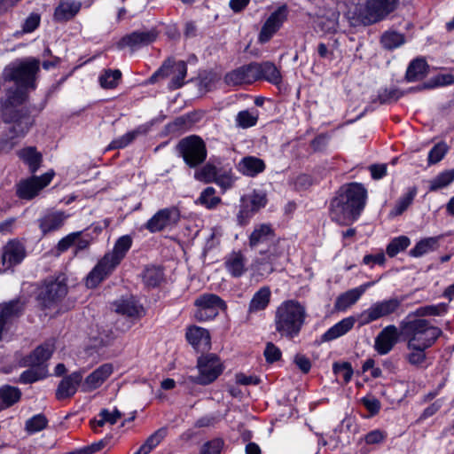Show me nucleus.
I'll return each mask as SVG.
<instances>
[{
  "label": "nucleus",
  "mask_w": 454,
  "mask_h": 454,
  "mask_svg": "<svg viewBox=\"0 0 454 454\" xmlns=\"http://www.w3.org/2000/svg\"><path fill=\"white\" fill-rule=\"evenodd\" d=\"M40 71V60L27 58L9 66L5 69V80L15 82L8 89L2 100V116L4 122L12 123L10 138L23 137L32 126V118L23 106L27 92L35 89V81Z\"/></svg>",
  "instance_id": "obj_1"
},
{
  "label": "nucleus",
  "mask_w": 454,
  "mask_h": 454,
  "mask_svg": "<svg viewBox=\"0 0 454 454\" xmlns=\"http://www.w3.org/2000/svg\"><path fill=\"white\" fill-rule=\"evenodd\" d=\"M367 198L366 189L358 183L340 188L330 205V217L340 225L354 223L363 211Z\"/></svg>",
  "instance_id": "obj_2"
},
{
  "label": "nucleus",
  "mask_w": 454,
  "mask_h": 454,
  "mask_svg": "<svg viewBox=\"0 0 454 454\" xmlns=\"http://www.w3.org/2000/svg\"><path fill=\"white\" fill-rule=\"evenodd\" d=\"M400 334L407 341V347L429 348L442 335V330L428 320L408 314L399 325Z\"/></svg>",
  "instance_id": "obj_3"
},
{
  "label": "nucleus",
  "mask_w": 454,
  "mask_h": 454,
  "mask_svg": "<svg viewBox=\"0 0 454 454\" xmlns=\"http://www.w3.org/2000/svg\"><path fill=\"white\" fill-rule=\"evenodd\" d=\"M306 317V309L301 303L294 300L286 301L275 311L276 332L281 337L292 340L300 334Z\"/></svg>",
  "instance_id": "obj_4"
},
{
  "label": "nucleus",
  "mask_w": 454,
  "mask_h": 454,
  "mask_svg": "<svg viewBox=\"0 0 454 454\" xmlns=\"http://www.w3.org/2000/svg\"><path fill=\"white\" fill-rule=\"evenodd\" d=\"M131 244L132 239L129 236L125 235L119 238L113 251L106 253L90 272L86 278V286L94 288L110 275L125 257Z\"/></svg>",
  "instance_id": "obj_5"
},
{
  "label": "nucleus",
  "mask_w": 454,
  "mask_h": 454,
  "mask_svg": "<svg viewBox=\"0 0 454 454\" xmlns=\"http://www.w3.org/2000/svg\"><path fill=\"white\" fill-rule=\"evenodd\" d=\"M179 153L190 168H196L207 158V148L204 141L197 136L183 138L177 145Z\"/></svg>",
  "instance_id": "obj_6"
},
{
  "label": "nucleus",
  "mask_w": 454,
  "mask_h": 454,
  "mask_svg": "<svg viewBox=\"0 0 454 454\" xmlns=\"http://www.w3.org/2000/svg\"><path fill=\"white\" fill-rule=\"evenodd\" d=\"M187 73V67L184 61L175 62L171 59L164 61L162 66L149 78V83L156 82L160 78L171 76L168 87L176 90L182 87Z\"/></svg>",
  "instance_id": "obj_7"
},
{
  "label": "nucleus",
  "mask_w": 454,
  "mask_h": 454,
  "mask_svg": "<svg viewBox=\"0 0 454 454\" xmlns=\"http://www.w3.org/2000/svg\"><path fill=\"white\" fill-rule=\"evenodd\" d=\"M197 367L199 374L189 376L190 381L200 385H207L215 381L223 372L220 359L209 354L198 359Z\"/></svg>",
  "instance_id": "obj_8"
},
{
  "label": "nucleus",
  "mask_w": 454,
  "mask_h": 454,
  "mask_svg": "<svg viewBox=\"0 0 454 454\" xmlns=\"http://www.w3.org/2000/svg\"><path fill=\"white\" fill-rule=\"evenodd\" d=\"M197 307L194 317L199 321H205L215 317L220 310L226 309V303L215 294H203L194 301Z\"/></svg>",
  "instance_id": "obj_9"
},
{
  "label": "nucleus",
  "mask_w": 454,
  "mask_h": 454,
  "mask_svg": "<svg viewBox=\"0 0 454 454\" xmlns=\"http://www.w3.org/2000/svg\"><path fill=\"white\" fill-rule=\"evenodd\" d=\"M401 301L390 298L372 304L358 316L359 325H365L381 317L395 313L401 307Z\"/></svg>",
  "instance_id": "obj_10"
},
{
  "label": "nucleus",
  "mask_w": 454,
  "mask_h": 454,
  "mask_svg": "<svg viewBox=\"0 0 454 454\" xmlns=\"http://www.w3.org/2000/svg\"><path fill=\"white\" fill-rule=\"evenodd\" d=\"M53 176L54 172L49 171L40 176H33L20 180L16 185V195L21 200L34 199L51 183Z\"/></svg>",
  "instance_id": "obj_11"
},
{
  "label": "nucleus",
  "mask_w": 454,
  "mask_h": 454,
  "mask_svg": "<svg viewBox=\"0 0 454 454\" xmlns=\"http://www.w3.org/2000/svg\"><path fill=\"white\" fill-rule=\"evenodd\" d=\"M399 0H368L362 12L364 23L372 24L383 20L397 6Z\"/></svg>",
  "instance_id": "obj_12"
},
{
  "label": "nucleus",
  "mask_w": 454,
  "mask_h": 454,
  "mask_svg": "<svg viewBox=\"0 0 454 454\" xmlns=\"http://www.w3.org/2000/svg\"><path fill=\"white\" fill-rule=\"evenodd\" d=\"M180 220L179 210L176 207H166L156 212L145 223L150 232H158L176 226Z\"/></svg>",
  "instance_id": "obj_13"
},
{
  "label": "nucleus",
  "mask_w": 454,
  "mask_h": 454,
  "mask_svg": "<svg viewBox=\"0 0 454 454\" xmlns=\"http://www.w3.org/2000/svg\"><path fill=\"white\" fill-rule=\"evenodd\" d=\"M67 294V285L60 280L48 282L41 290L39 300L44 308H51Z\"/></svg>",
  "instance_id": "obj_14"
},
{
  "label": "nucleus",
  "mask_w": 454,
  "mask_h": 454,
  "mask_svg": "<svg viewBox=\"0 0 454 454\" xmlns=\"http://www.w3.org/2000/svg\"><path fill=\"white\" fill-rule=\"evenodd\" d=\"M55 350V344L53 340H48L43 344L39 345L29 355L24 356L20 361V366L36 365L47 366L46 362L51 358Z\"/></svg>",
  "instance_id": "obj_15"
},
{
  "label": "nucleus",
  "mask_w": 454,
  "mask_h": 454,
  "mask_svg": "<svg viewBox=\"0 0 454 454\" xmlns=\"http://www.w3.org/2000/svg\"><path fill=\"white\" fill-rule=\"evenodd\" d=\"M287 18V7L282 5L278 7L267 19L259 35V41L262 43L268 42L272 35L280 28Z\"/></svg>",
  "instance_id": "obj_16"
},
{
  "label": "nucleus",
  "mask_w": 454,
  "mask_h": 454,
  "mask_svg": "<svg viewBox=\"0 0 454 454\" xmlns=\"http://www.w3.org/2000/svg\"><path fill=\"white\" fill-rule=\"evenodd\" d=\"M25 255V247L20 242L15 240L8 242L0 260V271L4 272L12 266L19 264Z\"/></svg>",
  "instance_id": "obj_17"
},
{
  "label": "nucleus",
  "mask_w": 454,
  "mask_h": 454,
  "mask_svg": "<svg viewBox=\"0 0 454 454\" xmlns=\"http://www.w3.org/2000/svg\"><path fill=\"white\" fill-rule=\"evenodd\" d=\"M256 70L254 62L244 65L227 73L224 76V82L229 86L250 84L256 81Z\"/></svg>",
  "instance_id": "obj_18"
},
{
  "label": "nucleus",
  "mask_w": 454,
  "mask_h": 454,
  "mask_svg": "<svg viewBox=\"0 0 454 454\" xmlns=\"http://www.w3.org/2000/svg\"><path fill=\"white\" fill-rule=\"evenodd\" d=\"M158 36L155 29L135 31L123 36L118 43L119 48L129 47L132 50L146 46L153 43Z\"/></svg>",
  "instance_id": "obj_19"
},
{
  "label": "nucleus",
  "mask_w": 454,
  "mask_h": 454,
  "mask_svg": "<svg viewBox=\"0 0 454 454\" xmlns=\"http://www.w3.org/2000/svg\"><path fill=\"white\" fill-rule=\"evenodd\" d=\"M400 332L398 328L390 325L383 328L375 339L374 348L380 355L389 353L398 341Z\"/></svg>",
  "instance_id": "obj_20"
},
{
  "label": "nucleus",
  "mask_w": 454,
  "mask_h": 454,
  "mask_svg": "<svg viewBox=\"0 0 454 454\" xmlns=\"http://www.w3.org/2000/svg\"><path fill=\"white\" fill-rule=\"evenodd\" d=\"M82 372H74L64 377L56 389V398L59 401L72 397L82 381Z\"/></svg>",
  "instance_id": "obj_21"
},
{
  "label": "nucleus",
  "mask_w": 454,
  "mask_h": 454,
  "mask_svg": "<svg viewBox=\"0 0 454 454\" xmlns=\"http://www.w3.org/2000/svg\"><path fill=\"white\" fill-rule=\"evenodd\" d=\"M113 373V365L104 364L88 375L82 384V391L90 392L99 387Z\"/></svg>",
  "instance_id": "obj_22"
},
{
  "label": "nucleus",
  "mask_w": 454,
  "mask_h": 454,
  "mask_svg": "<svg viewBox=\"0 0 454 454\" xmlns=\"http://www.w3.org/2000/svg\"><path fill=\"white\" fill-rule=\"evenodd\" d=\"M374 282L364 283L358 287L350 289L340 295L335 301L334 307L337 310H346L348 307L355 304L364 293L371 287Z\"/></svg>",
  "instance_id": "obj_23"
},
{
  "label": "nucleus",
  "mask_w": 454,
  "mask_h": 454,
  "mask_svg": "<svg viewBox=\"0 0 454 454\" xmlns=\"http://www.w3.org/2000/svg\"><path fill=\"white\" fill-rule=\"evenodd\" d=\"M247 259L241 251H233L224 258V266L233 278H239L247 272Z\"/></svg>",
  "instance_id": "obj_24"
},
{
  "label": "nucleus",
  "mask_w": 454,
  "mask_h": 454,
  "mask_svg": "<svg viewBox=\"0 0 454 454\" xmlns=\"http://www.w3.org/2000/svg\"><path fill=\"white\" fill-rule=\"evenodd\" d=\"M114 310L128 317L140 318L145 311L142 305L134 297L121 299L114 303Z\"/></svg>",
  "instance_id": "obj_25"
},
{
  "label": "nucleus",
  "mask_w": 454,
  "mask_h": 454,
  "mask_svg": "<svg viewBox=\"0 0 454 454\" xmlns=\"http://www.w3.org/2000/svg\"><path fill=\"white\" fill-rule=\"evenodd\" d=\"M186 339L198 351H205L210 348V335L207 330L192 325L187 329Z\"/></svg>",
  "instance_id": "obj_26"
},
{
  "label": "nucleus",
  "mask_w": 454,
  "mask_h": 454,
  "mask_svg": "<svg viewBox=\"0 0 454 454\" xmlns=\"http://www.w3.org/2000/svg\"><path fill=\"white\" fill-rule=\"evenodd\" d=\"M68 215L64 211H50L39 220V227L43 234L60 229Z\"/></svg>",
  "instance_id": "obj_27"
},
{
  "label": "nucleus",
  "mask_w": 454,
  "mask_h": 454,
  "mask_svg": "<svg viewBox=\"0 0 454 454\" xmlns=\"http://www.w3.org/2000/svg\"><path fill=\"white\" fill-rule=\"evenodd\" d=\"M274 239V231L270 225L262 223L254 227L249 237V246L258 248L261 245L269 244Z\"/></svg>",
  "instance_id": "obj_28"
},
{
  "label": "nucleus",
  "mask_w": 454,
  "mask_h": 454,
  "mask_svg": "<svg viewBox=\"0 0 454 454\" xmlns=\"http://www.w3.org/2000/svg\"><path fill=\"white\" fill-rule=\"evenodd\" d=\"M254 63L256 67V81L266 80L273 84H279L281 82V74L276 66L271 62Z\"/></svg>",
  "instance_id": "obj_29"
},
{
  "label": "nucleus",
  "mask_w": 454,
  "mask_h": 454,
  "mask_svg": "<svg viewBox=\"0 0 454 454\" xmlns=\"http://www.w3.org/2000/svg\"><path fill=\"white\" fill-rule=\"evenodd\" d=\"M266 255L259 259L260 263L270 265L269 270L273 271L274 267L280 264V260L286 257V246L283 242L278 241L269 247L265 252Z\"/></svg>",
  "instance_id": "obj_30"
},
{
  "label": "nucleus",
  "mask_w": 454,
  "mask_h": 454,
  "mask_svg": "<svg viewBox=\"0 0 454 454\" xmlns=\"http://www.w3.org/2000/svg\"><path fill=\"white\" fill-rule=\"evenodd\" d=\"M81 5L78 1H61L55 9L54 19L59 22L67 21L78 13Z\"/></svg>",
  "instance_id": "obj_31"
},
{
  "label": "nucleus",
  "mask_w": 454,
  "mask_h": 454,
  "mask_svg": "<svg viewBox=\"0 0 454 454\" xmlns=\"http://www.w3.org/2000/svg\"><path fill=\"white\" fill-rule=\"evenodd\" d=\"M25 308V301L21 298L0 304V316L9 324L21 316Z\"/></svg>",
  "instance_id": "obj_32"
},
{
  "label": "nucleus",
  "mask_w": 454,
  "mask_h": 454,
  "mask_svg": "<svg viewBox=\"0 0 454 454\" xmlns=\"http://www.w3.org/2000/svg\"><path fill=\"white\" fill-rule=\"evenodd\" d=\"M271 292L268 286L261 287L252 297L249 305L247 313L248 315L257 313L265 309L270 301Z\"/></svg>",
  "instance_id": "obj_33"
},
{
  "label": "nucleus",
  "mask_w": 454,
  "mask_h": 454,
  "mask_svg": "<svg viewBox=\"0 0 454 454\" xmlns=\"http://www.w3.org/2000/svg\"><path fill=\"white\" fill-rule=\"evenodd\" d=\"M354 324L355 319L351 317L340 320L322 335V341H331L344 335L352 329Z\"/></svg>",
  "instance_id": "obj_34"
},
{
  "label": "nucleus",
  "mask_w": 454,
  "mask_h": 454,
  "mask_svg": "<svg viewBox=\"0 0 454 454\" xmlns=\"http://www.w3.org/2000/svg\"><path fill=\"white\" fill-rule=\"evenodd\" d=\"M239 170L248 176H254L265 168L264 161L254 156L244 157L238 164Z\"/></svg>",
  "instance_id": "obj_35"
},
{
  "label": "nucleus",
  "mask_w": 454,
  "mask_h": 454,
  "mask_svg": "<svg viewBox=\"0 0 454 454\" xmlns=\"http://www.w3.org/2000/svg\"><path fill=\"white\" fill-rule=\"evenodd\" d=\"M167 427H160L151 434L134 454H149L167 436Z\"/></svg>",
  "instance_id": "obj_36"
},
{
  "label": "nucleus",
  "mask_w": 454,
  "mask_h": 454,
  "mask_svg": "<svg viewBox=\"0 0 454 454\" xmlns=\"http://www.w3.org/2000/svg\"><path fill=\"white\" fill-rule=\"evenodd\" d=\"M427 64L423 59H416L408 66L406 71V80L415 82L421 80L427 74Z\"/></svg>",
  "instance_id": "obj_37"
},
{
  "label": "nucleus",
  "mask_w": 454,
  "mask_h": 454,
  "mask_svg": "<svg viewBox=\"0 0 454 454\" xmlns=\"http://www.w3.org/2000/svg\"><path fill=\"white\" fill-rule=\"evenodd\" d=\"M19 157L28 165L31 173H35L40 167L42 155L35 147H27L19 151Z\"/></svg>",
  "instance_id": "obj_38"
},
{
  "label": "nucleus",
  "mask_w": 454,
  "mask_h": 454,
  "mask_svg": "<svg viewBox=\"0 0 454 454\" xmlns=\"http://www.w3.org/2000/svg\"><path fill=\"white\" fill-rule=\"evenodd\" d=\"M26 367H29V369L20 374L19 380L20 383H34L44 379L48 375L47 366L27 365Z\"/></svg>",
  "instance_id": "obj_39"
},
{
  "label": "nucleus",
  "mask_w": 454,
  "mask_h": 454,
  "mask_svg": "<svg viewBox=\"0 0 454 454\" xmlns=\"http://www.w3.org/2000/svg\"><path fill=\"white\" fill-rule=\"evenodd\" d=\"M146 133V129L144 126H139L136 129L129 131L122 137L113 140L107 146V150L121 149L131 144L139 135Z\"/></svg>",
  "instance_id": "obj_40"
},
{
  "label": "nucleus",
  "mask_w": 454,
  "mask_h": 454,
  "mask_svg": "<svg viewBox=\"0 0 454 454\" xmlns=\"http://www.w3.org/2000/svg\"><path fill=\"white\" fill-rule=\"evenodd\" d=\"M438 242L439 238L437 237L423 239L410 250V254L413 257H420L429 252L436 250L439 246Z\"/></svg>",
  "instance_id": "obj_41"
},
{
  "label": "nucleus",
  "mask_w": 454,
  "mask_h": 454,
  "mask_svg": "<svg viewBox=\"0 0 454 454\" xmlns=\"http://www.w3.org/2000/svg\"><path fill=\"white\" fill-rule=\"evenodd\" d=\"M416 194H417V188L416 187L410 188L408 190V192L398 200L395 207L389 213L390 216L394 217V216L402 215L408 208V207L411 204Z\"/></svg>",
  "instance_id": "obj_42"
},
{
  "label": "nucleus",
  "mask_w": 454,
  "mask_h": 454,
  "mask_svg": "<svg viewBox=\"0 0 454 454\" xmlns=\"http://www.w3.org/2000/svg\"><path fill=\"white\" fill-rule=\"evenodd\" d=\"M454 181V169L446 170L429 181V191L435 192L450 184Z\"/></svg>",
  "instance_id": "obj_43"
},
{
  "label": "nucleus",
  "mask_w": 454,
  "mask_h": 454,
  "mask_svg": "<svg viewBox=\"0 0 454 454\" xmlns=\"http://www.w3.org/2000/svg\"><path fill=\"white\" fill-rule=\"evenodd\" d=\"M454 81V78L451 74H440L428 82L423 83L422 85H419L417 87L411 88V91H419L421 90H431L439 86H444L451 84Z\"/></svg>",
  "instance_id": "obj_44"
},
{
  "label": "nucleus",
  "mask_w": 454,
  "mask_h": 454,
  "mask_svg": "<svg viewBox=\"0 0 454 454\" xmlns=\"http://www.w3.org/2000/svg\"><path fill=\"white\" fill-rule=\"evenodd\" d=\"M215 192V188L207 187L201 192L197 202L208 209L215 208L221 202V198L216 196Z\"/></svg>",
  "instance_id": "obj_45"
},
{
  "label": "nucleus",
  "mask_w": 454,
  "mask_h": 454,
  "mask_svg": "<svg viewBox=\"0 0 454 454\" xmlns=\"http://www.w3.org/2000/svg\"><path fill=\"white\" fill-rule=\"evenodd\" d=\"M121 78V73L119 69L105 70L99 76V83L104 89L115 88Z\"/></svg>",
  "instance_id": "obj_46"
},
{
  "label": "nucleus",
  "mask_w": 454,
  "mask_h": 454,
  "mask_svg": "<svg viewBox=\"0 0 454 454\" xmlns=\"http://www.w3.org/2000/svg\"><path fill=\"white\" fill-rule=\"evenodd\" d=\"M0 396L8 408L20 399L21 392L16 387L5 385L0 387Z\"/></svg>",
  "instance_id": "obj_47"
},
{
  "label": "nucleus",
  "mask_w": 454,
  "mask_h": 454,
  "mask_svg": "<svg viewBox=\"0 0 454 454\" xmlns=\"http://www.w3.org/2000/svg\"><path fill=\"white\" fill-rule=\"evenodd\" d=\"M447 311V306L444 303L437 305H427L417 309L413 314L416 317L422 318L425 316H441Z\"/></svg>",
  "instance_id": "obj_48"
},
{
  "label": "nucleus",
  "mask_w": 454,
  "mask_h": 454,
  "mask_svg": "<svg viewBox=\"0 0 454 454\" xmlns=\"http://www.w3.org/2000/svg\"><path fill=\"white\" fill-rule=\"evenodd\" d=\"M258 114L256 111L243 110L236 116L237 125L242 129H247L256 124Z\"/></svg>",
  "instance_id": "obj_49"
},
{
  "label": "nucleus",
  "mask_w": 454,
  "mask_h": 454,
  "mask_svg": "<svg viewBox=\"0 0 454 454\" xmlns=\"http://www.w3.org/2000/svg\"><path fill=\"white\" fill-rule=\"evenodd\" d=\"M162 270L158 267H148L145 270L143 279L146 286L151 287L157 286L162 280Z\"/></svg>",
  "instance_id": "obj_50"
},
{
  "label": "nucleus",
  "mask_w": 454,
  "mask_h": 454,
  "mask_svg": "<svg viewBox=\"0 0 454 454\" xmlns=\"http://www.w3.org/2000/svg\"><path fill=\"white\" fill-rule=\"evenodd\" d=\"M218 169L215 166L207 163L201 168L198 169L194 173L195 179L204 182L212 183L215 182Z\"/></svg>",
  "instance_id": "obj_51"
},
{
  "label": "nucleus",
  "mask_w": 454,
  "mask_h": 454,
  "mask_svg": "<svg viewBox=\"0 0 454 454\" xmlns=\"http://www.w3.org/2000/svg\"><path fill=\"white\" fill-rule=\"evenodd\" d=\"M410 243V239L406 236L395 238L387 247V255L390 257L395 256L398 253L406 249Z\"/></svg>",
  "instance_id": "obj_52"
},
{
  "label": "nucleus",
  "mask_w": 454,
  "mask_h": 454,
  "mask_svg": "<svg viewBox=\"0 0 454 454\" xmlns=\"http://www.w3.org/2000/svg\"><path fill=\"white\" fill-rule=\"evenodd\" d=\"M48 419L43 414H37L26 421L25 428L30 433L34 434L42 431L47 427Z\"/></svg>",
  "instance_id": "obj_53"
},
{
  "label": "nucleus",
  "mask_w": 454,
  "mask_h": 454,
  "mask_svg": "<svg viewBox=\"0 0 454 454\" xmlns=\"http://www.w3.org/2000/svg\"><path fill=\"white\" fill-rule=\"evenodd\" d=\"M404 43L403 35L397 32H386L381 37V43L386 49H394Z\"/></svg>",
  "instance_id": "obj_54"
},
{
  "label": "nucleus",
  "mask_w": 454,
  "mask_h": 454,
  "mask_svg": "<svg viewBox=\"0 0 454 454\" xmlns=\"http://www.w3.org/2000/svg\"><path fill=\"white\" fill-rule=\"evenodd\" d=\"M235 176L231 169H218L215 183L217 184L222 189L227 190L233 186Z\"/></svg>",
  "instance_id": "obj_55"
},
{
  "label": "nucleus",
  "mask_w": 454,
  "mask_h": 454,
  "mask_svg": "<svg viewBox=\"0 0 454 454\" xmlns=\"http://www.w3.org/2000/svg\"><path fill=\"white\" fill-rule=\"evenodd\" d=\"M411 352L407 355V361L415 366H421L427 359L425 350L422 347H407Z\"/></svg>",
  "instance_id": "obj_56"
},
{
  "label": "nucleus",
  "mask_w": 454,
  "mask_h": 454,
  "mask_svg": "<svg viewBox=\"0 0 454 454\" xmlns=\"http://www.w3.org/2000/svg\"><path fill=\"white\" fill-rule=\"evenodd\" d=\"M448 147L444 143L435 145L428 153V164L433 165L438 163L446 154Z\"/></svg>",
  "instance_id": "obj_57"
},
{
  "label": "nucleus",
  "mask_w": 454,
  "mask_h": 454,
  "mask_svg": "<svg viewBox=\"0 0 454 454\" xmlns=\"http://www.w3.org/2000/svg\"><path fill=\"white\" fill-rule=\"evenodd\" d=\"M255 213L252 210L251 205L247 201H244V197L241 199L240 209L238 214V221L241 225H245L248 219Z\"/></svg>",
  "instance_id": "obj_58"
},
{
  "label": "nucleus",
  "mask_w": 454,
  "mask_h": 454,
  "mask_svg": "<svg viewBox=\"0 0 454 454\" xmlns=\"http://www.w3.org/2000/svg\"><path fill=\"white\" fill-rule=\"evenodd\" d=\"M333 372L336 374H341L345 383H348L353 375V369L351 364L344 362L342 364L335 363L333 364Z\"/></svg>",
  "instance_id": "obj_59"
},
{
  "label": "nucleus",
  "mask_w": 454,
  "mask_h": 454,
  "mask_svg": "<svg viewBox=\"0 0 454 454\" xmlns=\"http://www.w3.org/2000/svg\"><path fill=\"white\" fill-rule=\"evenodd\" d=\"M244 201H247L251 205L252 210L257 212L266 205V197L263 194L254 192L252 195L244 196Z\"/></svg>",
  "instance_id": "obj_60"
},
{
  "label": "nucleus",
  "mask_w": 454,
  "mask_h": 454,
  "mask_svg": "<svg viewBox=\"0 0 454 454\" xmlns=\"http://www.w3.org/2000/svg\"><path fill=\"white\" fill-rule=\"evenodd\" d=\"M223 445L221 439H214L202 446L200 454H220Z\"/></svg>",
  "instance_id": "obj_61"
},
{
  "label": "nucleus",
  "mask_w": 454,
  "mask_h": 454,
  "mask_svg": "<svg viewBox=\"0 0 454 454\" xmlns=\"http://www.w3.org/2000/svg\"><path fill=\"white\" fill-rule=\"evenodd\" d=\"M402 96L403 93L397 89H385L380 92L379 100L381 104H385L390 102L391 100H397Z\"/></svg>",
  "instance_id": "obj_62"
},
{
  "label": "nucleus",
  "mask_w": 454,
  "mask_h": 454,
  "mask_svg": "<svg viewBox=\"0 0 454 454\" xmlns=\"http://www.w3.org/2000/svg\"><path fill=\"white\" fill-rule=\"evenodd\" d=\"M264 356H265L267 362L274 363L280 358L281 351L273 343L269 342V343H267L265 350H264Z\"/></svg>",
  "instance_id": "obj_63"
},
{
  "label": "nucleus",
  "mask_w": 454,
  "mask_h": 454,
  "mask_svg": "<svg viewBox=\"0 0 454 454\" xmlns=\"http://www.w3.org/2000/svg\"><path fill=\"white\" fill-rule=\"evenodd\" d=\"M106 446V442L101 440L98 442H94L86 447L78 449L73 452V454H93Z\"/></svg>",
  "instance_id": "obj_64"
}]
</instances>
